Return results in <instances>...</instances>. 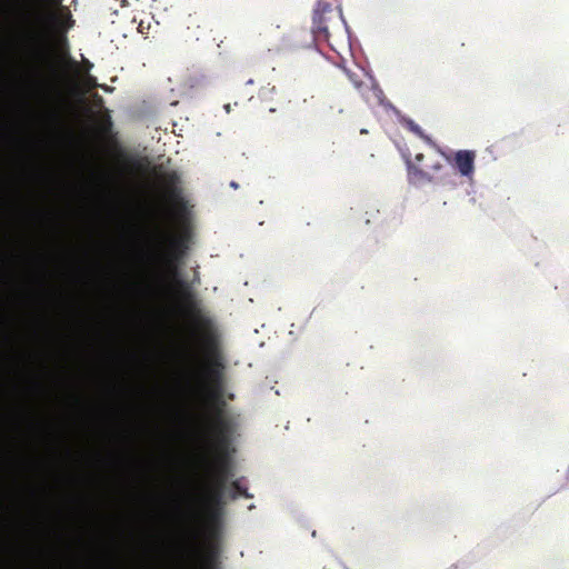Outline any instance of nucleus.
<instances>
[{
  "instance_id": "f03ea898",
  "label": "nucleus",
  "mask_w": 569,
  "mask_h": 569,
  "mask_svg": "<svg viewBox=\"0 0 569 569\" xmlns=\"http://www.w3.org/2000/svg\"><path fill=\"white\" fill-rule=\"evenodd\" d=\"M158 251L154 258L160 261L170 272L177 271V263L184 254V240L181 237L172 236L164 230L157 229Z\"/></svg>"
},
{
  "instance_id": "9d476101",
  "label": "nucleus",
  "mask_w": 569,
  "mask_h": 569,
  "mask_svg": "<svg viewBox=\"0 0 569 569\" xmlns=\"http://www.w3.org/2000/svg\"><path fill=\"white\" fill-rule=\"evenodd\" d=\"M233 491L230 493L231 499H237L242 496L244 498H251L252 496L248 492L246 487H242L238 480L232 482Z\"/></svg>"
},
{
  "instance_id": "f257e3e1",
  "label": "nucleus",
  "mask_w": 569,
  "mask_h": 569,
  "mask_svg": "<svg viewBox=\"0 0 569 569\" xmlns=\"http://www.w3.org/2000/svg\"><path fill=\"white\" fill-rule=\"evenodd\" d=\"M197 327L200 331L201 346L207 358L208 375L213 382L220 385L223 363L221 361L219 340L216 330L209 318H199L197 320Z\"/></svg>"
},
{
  "instance_id": "39448f33",
  "label": "nucleus",
  "mask_w": 569,
  "mask_h": 569,
  "mask_svg": "<svg viewBox=\"0 0 569 569\" xmlns=\"http://www.w3.org/2000/svg\"><path fill=\"white\" fill-rule=\"evenodd\" d=\"M210 431L214 439V451H227L231 433V421L221 409H217L210 419Z\"/></svg>"
},
{
  "instance_id": "7ed1b4c3",
  "label": "nucleus",
  "mask_w": 569,
  "mask_h": 569,
  "mask_svg": "<svg viewBox=\"0 0 569 569\" xmlns=\"http://www.w3.org/2000/svg\"><path fill=\"white\" fill-rule=\"evenodd\" d=\"M342 14L338 6L330 0H318L313 10L312 31L318 40L330 42V26L338 23Z\"/></svg>"
},
{
  "instance_id": "0eeeda50",
  "label": "nucleus",
  "mask_w": 569,
  "mask_h": 569,
  "mask_svg": "<svg viewBox=\"0 0 569 569\" xmlns=\"http://www.w3.org/2000/svg\"><path fill=\"white\" fill-rule=\"evenodd\" d=\"M224 490L226 487L210 482L204 496V506L211 518L218 517L219 510L224 505Z\"/></svg>"
},
{
  "instance_id": "2eb2a0df",
  "label": "nucleus",
  "mask_w": 569,
  "mask_h": 569,
  "mask_svg": "<svg viewBox=\"0 0 569 569\" xmlns=\"http://www.w3.org/2000/svg\"><path fill=\"white\" fill-rule=\"evenodd\" d=\"M230 187H232L233 189H237L239 186L237 182L232 181V182H230Z\"/></svg>"
},
{
  "instance_id": "9b49d317",
  "label": "nucleus",
  "mask_w": 569,
  "mask_h": 569,
  "mask_svg": "<svg viewBox=\"0 0 569 569\" xmlns=\"http://www.w3.org/2000/svg\"><path fill=\"white\" fill-rule=\"evenodd\" d=\"M111 127H112V122H111L110 117L108 116V117L106 118V121H104V123H103L102 129H103V131H104V132H109V131L111 130Z\"/></svg>"
},
{
  "instance_id": "a211bd4d",
  "label": "nucleus",
  "mask_w": 569,
  "mask_h": 569,
  "mask_svg": "<svg viewBox=\"0 0 569 569\" xmlns=\"http://www.w3.org/2000/svg\"><path fill=\"white\" fill-rule=\"evenodd\" d=\"M53 1H54V3L59 4V3H61L63 0H53Z\"/></svg>"
},
{
  "instance_id": "f3484780",
  "label": "nucleus",
  "mask_w": 569,
  "mask_h": 569,
  "mask_svg": "<svg viewBox=\"0 0 569 569\" xmlns=\"http://www.w3.org/2000/svg\"><path fill=\"white\" fill-rule=\"evenodd\" d=\"M86 67L89 70L92 67V64L89 61H86Z\"/></svg>"
},
{
  "instance_id": "1a4fd4ad",
  "label": "nucleus",
  "mask_w": 569,
  "mask_h": 569,
  "mask_svg": "<svg viewBox=\"0 0 569 569\" xmlns=\"http://www.w3.org/2000/svg\"><path fill=\"white\" fill-rule=\"evenodd\" d=\"M475 151L459 150L453 156V164L461 176L471 177L475 172Z\"/></svg>"
},
{
  "instance_id": "423d86ee",
  "label": "nucleus",
  "mask_w": 569,
  "mask_h": 569,
  "mask_svg": "<svg viewBox=\"0 0 569 569\" xmlns=\"http://www.w3.org/2000/svg\"><path fill=\"white\" fill-rule=\"evenodd\" d=\"M210 482L226 487L232 476L231 460L228 451H213V456L208 462Z\"/></svg>"
},
{
  "instance_id": "20e7f679",
  "label": "nucleus",
  "mask_w": 569,
  "mask_h": 569,
  "mask_svg": "<svg viewBox=\"0 0 569 569\" xmlns=\"http://www.w3.org/2000/svg\"><path fill=\"white\" fill-rule=\"evenodd\" d=\"M426 156L421 152L415 154L413 161L407 159L408 180L412 184L431 182L442 170L443 164L439 159H431L425 162Z\"/></svg>"
},
{
  "instance_id": "f8f14e48",
  "label": "nucleus",
  "mask_w": 569,
  "mask_h": 569,
  "mask_svg": "<svg viewBox=\"0 0 569 569\" xmlns=\"http://www.w3.org/2000/svg\"><path fill=\"white\" fill-rule=\"evenodd\" d=\"M72 24H73V20L71 19V14H70V12H68L67 23H66V26H64V28H63V29H64V31H66V30H68L69 28H71V27H72Z\"/></svg>"
},
{
  "instance_id": "4468645a",
  "label": "nucleus",
  "mask_w": 569,
  "mask_h": 569,
  "mask_svg": "<svg viewBox=\"0 0 569 569\" xmlns=\"http://www.w3.org/2000/svg\"><path fill=\"white\" fill-rule=\"evenodd\" d=\"M182 295H183V297H186V298H189V297H190V292H189L188 290H183V291H182Z\"/></svg>"
},
{
  "instance_id": "ddd939ff",
  "label": "nucleus",
  "mask_w": 569,
  "mask_h": 569,
  "mask_svg": "<svg viewBox=\"0 0 569 569\" xmlns=\"http://www.w3.org/2000/svg\"><path fill=\"white\" fill-rule=\"evenodd\" d=\"M411 129H412L415 132H417V133H420V134H421V130H420V128H419L418 126H416V124L413 126V124H412V126H411Z\"/></svg>"
},
{
  "instance_id": "dca6fc26",
  "label": "nucleus",
  "mask_w": 569,
  "mask_h": 569,
  "mask_svg": "<svg viewBox=\"0 0 569 569\" xmlns=\"http://www.w3.org/2000/svg\"><path fill=\"white\" fill-rule=\"evenodd\" d=\"M217 399H218L222 405L224 403V402L221 400V393H220V391H218V393H217Z\"/></svg>"
},
{
  "instance_id": "6e6552de",
  "label": "nucleus",
  "mask_w": 569,
  "mask_h": 569,
  "mask_svg": "<svg viewBox=\"0 0 569 569\" xmlns=\"http://www.w3.org/2000/svg\"><path fill=\"white\" fill-rule=\"evenodd\" d=\"M158 178L163 187L167 198L177 202L181 199L180 176L177 171H160Z\"/></svg>"
}]
</instances>
